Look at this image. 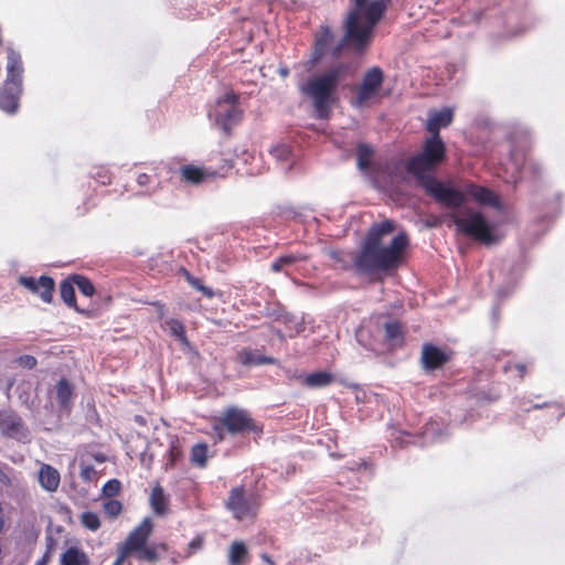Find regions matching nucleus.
<instances>
[{
    "mask_svg": "<svg viewBox=\"0 0 565 565\" xmlns=\"http://www.w3.org/2000/svg\"><path fill=\"white\" fill-rule=\"evenodd\" d=\"M395 231L392 220L374 223L367 231L359 253L353 258V266L359 274L382 281L380 274H393L404 263L409 237L405 232L394 236L387 246L382 245L385 235Z\"/></svg>",
    "mask_w": 565,
    "mask_h": 565,
    "instance_id": "1",
    "label": "nucleus"
},
{
    "mask_svg": "<svg viewBox=\"0 0 565 565\" xmlns=\"http://www.w3.org/2000/svg\"><path fill=\"white\" fill-rule=\"evenodd\" d=\"M350 3L342 21L343 36L333 56H339L342 49L363 55L373 43L375 28L386 11L383 0H350Z\"/></svg>",
    "mask_w": 565,
    "mask_h": 565,
    "instance_id": "2",
    "label": "nucleus"
},
{
    "mask_svg": "<svg viewBox=\"0 0 565 565\" xmlns=\"http://www.w3.org/2000/svg\"><path fill=\"white\" fill-rule=\"evenodd\" d=\"M353 74L354 70L349 63L340 62L300 85V93L312 102L317 118L328 119L330 117L340 82Z\"/></svg>",
    "mask_w": 565,
    "mask_h": 565,
    "instance_id": "3",
    "label": "nucleus"
},
{
    "mask_svg": "<svg viewBox=\"0 0 565 565\" xmlns=\"http://www.w3.org/2000/svg\"><path fill=\"white\" fill-rule=\"evenodd\" d=\"M445 159L446 146L441 137L430 136L424 141L422 150L407 161L406 170L420 183L423 178L433 177L429 172L434 171Z\"/></svg>",
    "mask_w": 565,
    "mask_h": 565,
    "instance_id": "4",
    "label": "nucleus"
},
{
    "mask_svg": "<svg viewBox=\"0 0 565 565\" xmlns=\"http://www.w3.org/2000/svg\"><path fill=\"white\" fill-rule=\"evenodd\" d=\"M214 429L220 434L226 430L231 435H244L263 433V426L252 416L250 412L237 406H230L217 418Z\"/></svg>",
    "mask_w": 565,
    "mask_h": 565,
    "instance_id": "5",
    "label": "nucleus"
},
{
    "mask_svg": "<svg viewBox=\"0 0 565 565\" xmlns=\"http://www.w3.org/2000/svg\"><path fill=\"white\" fill-rule=\"evenodd\" d=\"M451 218L459 233L477 242L492 245L499 241L494 234V226L480 212H470L466 217L452 214Z\"/></svg>",
    "mask_w": 565,
    "mask_h": 565,
    "instance_id": "6",
    "label": "nucleus"
},
{
    "mask_svg": "<svg viewBox=\"0 0 565 565\" xmlns=\"http://www.w3.org/2000/svg\"><path fill=\"white\" fill-rule=\"evenodd\" d=\"M239 96L234 92H227L217 100L215 113L216 125L225 136L232 135V129L242 121L243 110L238 107Z\"/></svg>",
    "mask_w": 565,
    "mask_h": 565,
    "instance_id": "7",
    "label": "nucleus"
},
{
    "mask_svg": "<svg viewBox=\"0 0 565 565\" xmlns=\"http://www.w3.org/2000/svg\"><path fill=\"white\" fill-rule=\"evenodd\" d=\"M436 202L448 209H458L466 202L465 191L445 185L435 177L423 178L418 183Z\"/></svg>",
    "mask_w": 565,
    "mask_h": 565,
    "instance_id": "8",
    "label": "nucleus"
},
{
    "mask_svg": "<svg viewBox=\"0 0 565 565\" xmlns=\"http://www.w3.org/2000/svg\"><path fill=\"white\" fill-rule=\"evenodd\" d=\"M260 504L259 495L256 493L246 495L243 486L232 488L225 502L226 509L230 510L234 519L238 521L248 516H254Z\"/></svg>",
    "mask_w": 565,
    "mask_h": 565,
    "instance_id": "9",
    "label": "nucleus"
},
{
    "mask_svg": "<svg viewBox=\"0 0 565 565\" xmlns=\"http://www.w3.org/2000/svg\"><path fill=\"white\" fill-rule=\"evenodd\" d=\"M385 81L384 72L379 66L369 68L361 79V83L355 89V95L352 99V106L363 107L372 99L379 96V93Z\"/></svg>",
    "mask_w": 565,
    "mask_h": 565,
    "instance_id": "10",
    "label": "nucleus"
},
{
    "mask_svg": "<svg viewBox=\"0 0 565 565\" xmlns=\"http://www.w3.org/2000/svg\"><path fill=\"white\" fill-rule=\"evenodd\" d=\"M0 431L3 436L19 441L29 438V429L22 417L12 409L0 411Z\"/></svg>",
    "mask_w": 565,
    "mask_h": 565,
    "instance_id": "11",
    "label": "nucleus"
},
{
    "mask_svg": "<svg viewBox=\"0 0 565 565\" xmlns=\"http://www.w3.org/2000/svg\"><path fill=\"white\" fill-rule=\"evenodd\" d=\"M153 531V524L149 518L143 519L127 536L126 541L119 546L126 554L132 555L145 545Z\"/></svg>",
    "mask_w": 565,
    "mask_h": 565,
    "instance_id": "12",
    "label": "nucleus"
},
{
    "mask_svg": "<svg viewBox=\"0 0 565 565\" xmlns=\"http://www.w3.org/2000/svg\"><path fill=\"white\" fill-rule=\"evenodd\" d=\"M450 360V352H447L429 342L423 344L420 352V365L425 371L441 369Z\"/></svg>",
    "mask_w": 565,
    "mask_h": 565,
    "instance_id": "13",
    "label": "nucleus"
},
{
    "mask_svg": "<svg viewBox=\"0 0 565 565\" xmlns=\"http://www.w3.org/2000/svg\"><path fill=\"white\" fill-rule=\"evenodd\" d=\"M22 94V84L6 81L0 89V108L9 114L17 111L20 96Z\"/></svg>",
    "mask_w": 565,
    "mask_h": 565,
    "instance_id": "14",
    "label": "nucleus"
},
{
    "mask_svg": "<svg viewBox=\"0 0 565 565\" xmlns=\"http://www.w3.org/2000/svg\"><path fill=\"white\" fill-rule=\"evenodd\" d=\"M465 195L471 196L476 202L482 205L498 207L500 205L499 196L490 189L469 182L465 185Z\"/></svg>",
    "mask_w": 565,
    "mask_h": 565,
    "instance_id": "15",
    "label": "nucleus"
},
{
    "mask_svg": "<svg viewBox=\"0 0 565 565\" xmlns=\"http://www.w3.org/2000/svg\"><path fill=\"white\" fill-rule=\"evenodd\" d=\"M333 41V33L328 25H321L315 35L311 60L319 62L327 53L328 47Z\"/></svg>",
    "mask_w": 565,
    "mask_h": 565,
    "instance_id": "16",
    "label": "nucleus"
},
{
    "mask_svg": "<svg viewBox=\"0 0 565 565\" xmlns=\"http://www.w3.org/2000/svg\"><path fill=\"white\" fill-rule=\"evenodd\" d=\"M454 119V113L450 108L433 113L426 124V129L434 137H440V129L448 127Z\"/></svg>",
    "mask_w": 565,
    "mask_h": 565,
    "instance_id": "17",
    "label": "nucleus"
},
{
    "mask_svg": "<svg viewBox=\"0 0 565 565\" xmlns=\"http://www.w3.org/2000/svg\"><path fill=\"white\" fill-rule=\"evenodd\" d=\"M384 341L391 350L402 349L405 344V330L399 321L384 324Z\"/></svg>",
    "mask_w": 565,
    "mask_h": 565,
    "instance_id": "18",
    "label": "nucleus"
},
{
    "mask_svg": "<svg viewBox=\"0 0 565 565\" xmlns=\"http://www.w3.org/2000/svg\"><path fill=\"white\" fill-rule=\"evenodd\" d=\"M55 393L60 409L70 414L73 406V398L75 396L73 384L67 379L62 377L55 386Z\"/></svg>",
    "mask_w": 565,
    "mask_h": 565,
    "instance_id": "19",
    "label": "nucleus"
},
{
    "mask_svg": "<svg viewBox=\"0 0 565 565\" xmlns=\"http://www.w3.org/2000/svg\"><path fill=\"white\" fill-rule=\"evenodd\" d=\"M7 79L22 84L23 82V64L21 55L13 49L7 50Z\"/></svg>",
    "mask_w": 565,
    "mask_h": 565,
    "instance_id": "20",
    "label": "nucleus"
},
{
    "mask_svg": "<svg viewBox=\"0 0 565 565\" xmlns=\"http://www.w3.org/2000/svg\"><path fill=\"white\" fill-rule=\"evenodd\" d=\"M38 478L41 487L49 492L56 491L61 482L57 469L47 463L41 466Z\"/></svg>",
    "mask_w": 565,
    "mask_h": 565,
    "instance_id": "21",
    "label": "nucleus"
},
{
    "mask_svg": "<svg viewBox=\"0 0 565 565\" xmlns=\"http://www.w3.org/2000/svg\"><path fill=\"white\" fill-rule=\"evenodd\" d=\"M149 503L156 515L163 516L169 512L170 500L163 488L157 483L150 492Z\"/></svg>",
    "mask_w": 565,
    "mask_h": 565,
    "instance_id": "22",
    "label": "nucleus"
},
{
    "mask_svg": "<svg viewBox=\"0 0 565 565\" xmlns=\"http://www.w3.org/2000/svg\"><path fill=\"white\" fill-rule=\"evenodd\" d=\"M136 182L141 188V193L148 195L160 188V180L156 169H151L150 173H139L136 178Z\"/></svg>",
    "mask_w": 565,
    "mask_h": 565,
    "instance_id": "23",
    "label": "nucleus"
},
{
    "mask_svg": "<svg viewBox=\"0 0 565 565\" xmlns=\"http://www.w3.org/2000/svg\"><path fill=\"white\" fill-rule=\"evenodd\" d=\"M249 558L248 550L244 542L234 541L228 548V564L244 565Z\"/></svg>",
    "mask_w": 565,
    "mask_h": 565,
    "instance_id": "24",
    "label": "nucleus"
},
{
    "mask_svg": "<svg viewBox=\"0 0 565 565\" xmlns=\"http://www.w3.org/2000/svg\"><path fill=\"white\" fill-rule=\"evenodd\" d=\"M61 565H89V558L81 548L71 546L61 555Z\"/></svg>",
    "mask_w": 565,
    "mask_h": 565,
    "instance_id": "25",
    "label": "nucleus"
},
{
    "mask_svg": "<svg viewBox=\"0 0 565 565\" xmlns=\"http://www.w3.org/2000/svg\"><path fill=\"white\" fill-rule=\"evenodd\" d=\"M205 171L196 166L185 164L180 168V178L184 182L200 184L205 180Z\"/></svg>",
    "mask_w": 565,
    "mask_h": 565,
    "instance_id": "26",
    "label": "nucleus"
},
{
    "mask_svg": "<svg viewBox=\"0 0 565 565\" xmlns=\"http://www.w3.org/2000/svg\"><path fill=\"white\" fill-rule=\"evenodd\" d=\"M167 551V545L163 543L145 545L140 550L132 553L138 561H146L149 563H156L159 559L158 551Z\"/></svg>",
    "mask_w": 565,
    "mask_h": 565,
    "instance_id": "27",
    "label": "nucleus"
},
{
    "mask_svg": "<svg viewBox=\"0 0 565 565\" xmlns=\"http://www.w3.org/2000/svg\"><path fill=\"white\" fill-rule=\"evenodd\" d=\"M60 295L62 300L70 307L76 310L77 312H83L77 306L74 284L71 280V277L64 279L60 285Z\"/></svg>",
    "mask_w": 565,
    "mask_h": 565,
    "instance_id": "28",
    "label": "nucleus"
},
{
    "mask_svg": "<svg viewBox=\"0 0 565 565\" xmlns=\"http://www.w3.org/2000/svg\"><path fill=\"white\" fill-rule=\"evenodd\" d=\"M334 381L331 373L326 371H318L307 375L302 384L307 387H324L330 385Z\"/></svg>",
    "mask_w": 565,
    "mask_h": 565,
    "instance_id": "29",
    "label": "nucleus"
},
{
    "mask_svg": "<svg viewBox=\"0 0 565 565\" xmlns=\"http://www.w3.org/2000/svg\"><path fill=\"white\" fill-rule=\"evenodd\" d=\"M39 288L36 295L43 302L51 303L55 290V281L52 277L43 275L38 279Z\"/></svg>",
    "mask_w": 565,
    "mask_h": 565,
    "instance_id": "30",
    "label": "nucleus"
},
{
    "mask_svg": "<svg viewBox=\"0 0 565 565\" xmlns=\"http://www.w3.org/2000/svg\"><path fill=\"white\" fill-rule=\"evenodd\" d=\"M374 154L373 148L364 142L356 146V163L361 170H367L371 166V159Z\"/></svg>",
    "mask_w": 565,
    "mask_h": 565,
    "instance_id": "31",
    "label": "nucleus"
},
{
    "mask_svg": "<svg viewBox=\"0 0 565 565\" xmlns=\"http://www.w3.org/2000/svg\"><path fill=\"white\" fill-rule=\"evenodd\" d=\"M307 259V256L306 255H302V254H288V255H282V256H279L277 259H275L271 265H270V269L275 273H279L284 269V267L286 266H290V265H294L298 262H302V260H306Z\"/></svg>",
    "mask_w": 565,
    "mask_h": 565,
    "instance_id": "32",
    "label": "nucleus"
},
{
    "mask_svg": "<svg viewBox=\"0 0 565 565\" xmlns=\"http://www.w3.org/2000/svg\"><path fill=\"white\" fill-rule=\"evenodd\" d=\"M207 445L206 444H196L191 449V462L200 468L206 466L207 462Z\"/></svg>",
    "mask_w": 565,
    "mask_h": 565,
    "instance_id": "33",
    "label": "nucleus"
},
{
    "mask_svg": "<svg viewBox=\"0 0 565 565\" xmlns=\"http://www.w3.org/2000/svg\"><path fill=\"white\" fill-rule=\"evenodd\" d=\"M70 277L73 284L78 288L81 294H83L84 296L92 297L95 294V287L86 276L74 274Z\"/></svg>",
    "mask_w": 565,
    "mask_h": 565,
    "instance_id": "34",
    "label": "nucleus"
},
{
    "mask_svg": "<svg viewBox=\"0 0 565 565\" xmlns=\"http://www.w3.org/2000/svg\"><path fill=\"white\" fill-rule=\"evenodd\" d=\"M171 335L175 337L181 343L189 344L185 328L183 323L177 319L167 321Z\"/></svg>",
    "mask_w": 565,
    "mask_h": 565,
    "instance_id": "35",
    "label": "nucleus"
},
{
    "mask_svg": "<svg viewBox=\"0 0 565 565\" xmlns=\"http://www.w3.org/2000/svg\"><path fill=\"white\" fill-rule=\"evenodd\" d=\"M103 509H104L105 514L108 518L114 519V518H117L121 513L122 504L120 501L111 498L104 502Z\"/></svg>",
    "mask_w": 565,
    "mask_h": 565,
    "instance_id": "36",
    "label": "nucleus"
},
{
    "mask_svg": "<svg viewBox=\"0 0 565 565\" xmlns=\"http://www.w3.org/2000/svg\"><path fill=\"white\" fill-rule=\"evenodd\" d=\"M81 521H82V524L90 531H96L100 526L99 516L95 512H92V511L84 512L81 515Z\"/></svg>",
    "mask_w": 565,
    "mask_h": 565,
    "instance_id": "37",
    "label": "nucleus"
},
{
    "mask_svg": "<svg viewBox=\"0 0 565 565\" xmlns=\"http://www.w3.org/2000/svg\"><path fill=\"white\" fill-rule=\"evenodd\" d=\"M241 362L243 364L249 365V364H263V363H270V358H265L260 355L254 354L252 351H243L239 354Z\"/></svg>",
    "mask_w": 565,
    "mask_h": 565,
    "instance_id": "38",
    "label": "nucleus"
},
{
    "mask_svg": "<svg viewBox=\"0 0 565 565\" xmlns=\"http://www.w3.org/2000/svg\"><path fill=\"white\" fill-rule=\"evenodd\" d=\"M186 280L193 288L201 291L206 298L211 299L214 297L213 290L210 287L204 286L200 278L191 276L189 273H186Z\"/></svg>",
    "mask_w": 565,
    "mask_h": 565,
    "instance_id": "39",
    "label": "nucleus"
},
{
    "mask_svg": "<svg viewBox=\"0 0 565 565\" xmlns=\"http://www.w3.org/2000/svg\"><path fill=\"white\" fill-rule=\"evenodd\" d=\"M121 490V483L117 479H110L108 480L102 489L103 495L111 499L113 497L117 495Z\"/></svg>",
    "mask_w": 565,
    "mask_h": 565,
    "instance_id": "40",
    "label": "nucleus"
},
{
    "mask_svg": "<svg viewBox=\"0 0 565 565\" xmlns=\"http://www.w3.org/2000/svg\"><path fill=\"white\" fill-rule=\"evenodd\" d=\"M56 547V541L52 536L46 537V550L43 556L34 565H47Z\"/></svg>",
    "mask_w": 565,
    "mask_h": 565,
    "instance_id": "41",
    "label": "nucleus"
},
{
    "mask_svg": "<svg viewBox=\"0 0 565 565\" xmlns=\"http://www.w3.org/2000/svg\"><path fill=\"white\" fill-rule=\"evenodd\" d=\"M17 363L23 369L32 370L36 366L38 360L33 355L23 354L17 359Z\"/></svg>",
    "mask_w": 565,
    "mask_h": 565,
    "instance_id": "42",
    "label": "nucleus"
},
{
    "mask_svg": "<svg viewBox=\"0 0 565 565\" xmlns=\"http://www.w3.org/2000/svg\"><path fill=\"white\" fill-rule=\"evenodd\" d=\"M19 284L21 286H23L24 288H26L32 294H36L38 292L39 284H38V279L34 278V277L21 276L19 278Z\"/></svg>",
    "mask_w": 565,
    "mask_h": 565,
    "instance_id": "43",
    "label": "nucleus"
},
{
    "mask_svg": "<svg viewBox=\"0 0 565 565\" xmlns=\"http://www.w3.org/2000/svg\"><path fill=\"white\" fill-rule=\"evenodd\" d=\"M204 544V536L202 534H198L188 545L186 556H191L196 551L201 550Z\"/></svg>",
    "mask_w": 565,
    "mask_h": 565,
    "instance_id": "44",
    "label": "nucleus"
},
{
    "mask_svg": "<svg viewBox=\"0 0 565 565\" xmlns=\"http://www.w3.org/2000/svg\"><path fill=\"white\" fill-rule=\"evenodd\" d=\"M79 476L83 481H93L97 477V471L93 466L87 465L82 467Z\"/></svg>",
    "mask_w": 565,
    "mask_h": 565,
    "instance_id": "45",
    "label": "nucleus"
},
{
    "mask_svg": "<svg viewBox=\"0 0 565 565\" xmlns=\"http://www.w3.org/2000/svg\"><path fill=\"white\" fill-rule=\"evenodd\" d=\"M128 556V554H126L121 548L118 547V556L113 565H124Z\"/></svg>",
    "mask_w": 565,
    "mask_h": 565,
    "instance_id": "46",
    "label": "nucleus"
},
{
    "mask_svg": "<svg viewBox=\"0 0 565 565\" xmlns=\"http://www.w3.org/2000/svg\"><path fill=\"white\" fill-rule=\"evenodd\" d=\"M181 456V450L178 447H171L170 449V462L174 465L177 459Z\"/></svg>",
    "mask_w": 565,
    "mask_h": 565,
    "instance_id": "47",
    "label": "nucleus"
},
{
    "mask_svg": "<svg viewBox=\"0 0 565 565\" xmlns=\"http://www.w3.org/2000/svg\"><path fill=\"white\" fill-rule=\"evenodd\" d=\"M134 420L137 424H139L140 426H146L147 425L146 418L143 416H141V415H135Z\"/></svg>",
    "mask_w": 565,
    "mask_h": 565,
    "instance_id": "48",
    "label": "nucleus"
},
{
    "mask_svg": "<svg viewBox=\"0 0 565 565\" xmlns=\"http://www.w3.org/2000/svg\"><path fill=\"white\" fill-rule=\"evenodd\" d=\"M515 369L519 371L520 376L523 377L525 374V365L524 364H516Z\"/></svg>",
    "mask_w": 565,
    "mask_h": 565,
    "instance_id": "49",
    "label": "nucleus"
},
{
    "mask_svg": "<svg viewBox=\"0 0 565 565\" xmlns=\"http://www.w3.org/2000/svg\"><path fill=\"white\" fill-rule=\"evenodd\" d=\"M262 557L268 565H275V562L268 555L264 554Z\"/></svg>",
    "mask_w": 565,
    "mask_h": 565,
    "instance_id": "50",
    "label": "nucleus"
},
{
    "mask_svg": "<svg viewBox=\"0 0 565 565\" xmlns=\"http://www.w3.org/2000/svg\"><path fill=\"white\" fill-rule=\"evenodd\" d=\"M288 74H289V70H288V68H286V67H285V68H280V70H279V75H280L281 77H287V76H288Z\"/></svg>",
    "mask_w": 565,
    "mask_h": 565,
    "instance_id": "51",
    "label": "nucleus"
},
{
    "mask_svg": "<svg viewBox=\"0 0 565 565\" xmlns=\"http://www.w3.org/2000/svg\"><path fill=\"white\" fill-rule=\"evenodd\" d=\"M95 460L98 461V462H104L105 461V456L104 455H96L95 456Z\"/></svg>",
    "mask_w": 565,
    "mask_h": 565,
    "instance_id": "52",
    "label": "nucleus"
},
{
    "mask_svg": "<svg viewBox=\"0 0 565 565\" xmlns=\"http://www.w3.org/2000/svg\"><path fill=\"white\" fill-rule=\"evenodd\" d=\"M339 255H340V253H338V252L332 253V257H333L334 259H337V260H340Z\"/></svg>",
    "mask_w": 565,
    "mask_h": 565,
    "instance_id": "53",
    "label": "nucleus"
},
{
    "mask_svg": "<svg viewBox=\"0 0 565 565\" xmlns=\"http://www.w3.org/2000/svg\"><path fill=\"white\" fill-rule=\"evenodd\" d=\"M3 526H4V521H3V519L0 516V532L2 531Z\"/></svg>",
    "mask_w": 565,
    "mask_h": 565,
    "instance_id": "54",
    "label": "nucleus"
}]
</instances>
